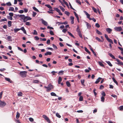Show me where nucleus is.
Listing matches in <instances>:
<instances>
[{
    "label": "nucleus",
    "mask_w": 123,
    "mask_h": 123,
    "mask_svg": "<svg viewBox=\"0 0 123 123\" xmlns=\"http://www.w3.org/2000/svg\"><path fill=\"white\" fill-rule=\"evenodd\" d=\"M76 1L77 3H79L80 5L81 4V2L79 0H76Z\"/></svg>",
    "instance_id": "60"
},
{
    "label": "nucleus",
    "mask_w": 123,
    "mask_h": 123,
    "mask_svg": "<svg viewBox=\"0 0 123 123\" xmlns=\"http://www.w3.org/2000/svg\"><path fill=\"white\" fill-rule=\"evenodd\" d=\"M19 29H14V31L15 33H17L18 31H19Z\"/></svg>",
    "instance_id": "35"
},
{
    "label": "nucleus",
    "mask_w": 123,
    "mask_h": 123,
    "mask_svg": "<svg viewBox=\"0 0 123 123\" xmlns=\"http://www.w3.org/2000/svg\"><path fill=\"white\" fill-rule=\"evenodd\" d=\"M40 41H46V38H40Z\"/></svg>",
    "instance_id": "49"
},
{
    "label": "nucleus",
    "mask_w": 123,
    "mask_h": 123,
    "mask_svg": "<svg viewBox=\"0 0 123 123\" xmlns=\"http://www.w3.org/2000/svg\"><path fill=\"white\" fill-rule=\"evenodd\" d=\"M112 79L113 80V81L118 86V83L117 82L116 80L115 79L114 77H113L112 78Z\"/></svg>",
    "instance_id": "20"
},
{
    "label": "nucleus",
    "mask_w": 123,
    "mask_h": 123,
    "mask_svg": "<svg viewBox=\"0 0 123 123\" xmlns=\"http://www.w3.org/2000/svg\"><path fill=\"white\" fill-rule=\"evenodd\" d=\"M34 35H37V32L35 30H34V33H33Z\"/></svg>",
    "instance_id": "57"
},
{
    "label": "nucleus",
    "mask_w": 123,
    "mask_h": 123,
    "mask_svg": "<svg viewBox=\"0 0 123 123\" xmlns=\"http://www.w3.org/2000/svg\"><path fill=\"white\" fill-rule=\"evenodd\" d=\"M83 100V97L82 96H80L79 98V100L80 101H82Z\"/></svg>",
    "instance_id": "51"
},
{
    "label": "nucleus",
    "mask_w": 123,
    "mask_h": 123,
    "mask_svg": "<svg viewBox=\"0 0 123 123\" xmlns=\"http://www.w3.org/2000/svg\"><path fill=\"white\" fill-rule=\"evenodd\" d=\"M95 39L97 40L98 41L100 42L101 41V39L98 37H95Z\"/></svg>",
    "instance_id": "56"
},
{
    "label": "nucleus",
    "mask_w": 123,
    "mask_h": 123,
    "mask_svg": "<svg viewBox=\"0 0 123 123\" xmlns=\"http://www.w3.org/2000/svg\"><path fill=\"white\" fill-rule=\"evenodd\" d=\"M76 31L78 33L80 37L82 38V36L81 33V32L79 26H77V28L76 29Z\"/></svg>",
    "instance_id": "4"
},
{
    "label": "nucleus",
    "mask_w": 123,
    "mask_h": 123,
    "mask_svg": "<svg viewBox=\"0 0 123 123\" xmlns=\"http://www.w3.org/2000/svg\"><path fill=\"white\" fill-rule=\"evenodd\" d=\"M43 117L49 123H50V121L49 118L45 115H43Z\"/></svg>",
    "instance_id": "5"
},
{
    "label": "nucleus",
    "mask_w": 123,
    "mask_h": 123,
    "mask_svg": "<svg viewBox=\"0 0 123 123\" xmlns=\"http://www.w3.org/2000/svg\"><path fill=\"white\" fill-rule=\"evenodd\" d=\"M89 20H93L94 21V22H96V19L95 18H90Z\"/></svg>",
    "instance_id": "42"
},
{
    "label": "nucleus",
    "mask_w": 123,
    "mask_h": 123,
    "mask_svg": "<svg viewBox=\"0 0 123 123\" xmlns=\"http://www.w3.org/2000/svg\"><path fill=\"white\" fill-rule=\"evenodd\" d=\"M53 9L54 10H53L52 9H52H49V10L51 11L55 10L59 13V15H62V14L60 10L58 8L54 7L53 8Z\"/></svg>",
    "instance_id": "3"
},
{
    "label": "nucleus",
    "mask_w": 123,
    "mask_h": 123,
    "mask_svg": "<svg viewBox=\"0 0 123 123\" xmlns=\"http://www.w3.org/2000/svg\"><path fill=\"white\" fill-rule=\"evenodd\" d=\"M6 105V103L4 101H2L0 100V107H3Z\"/></svg>",
    "instance_id": "6"
},
{
    "label": "nucleus",
    "mask_w": 123,
    "mask_h": 123,
    "mask_svg": "<svg viewBox=\"0 0 123 123\" xmlns=\"http://www.w3.org/2000/svg\"><path fill=\"white\" fill-rule=\"evenodd\" d=\"M85 14L86 15V17L87 18H88L89 20L90 17V15L87 12L85 11Z\"/></svg>",
    "instance_id": "16"
},
{
    "label": "nucleus",
    "mask_w": 123,
    "mask_h": 123,
    "mask_svg": "<svg viewBox=\"0 0 123 123\" xmlns=\"http://www.w3.org/2000/svg\"><path fill=\"white\" fill-rule=\"evenodd\" d=\"M5 79L6 81H8V82L10 83H12V81L9 78H5Z\"/></svg>",
    "instance_id": "17"
},
{
    "label": "nucleus",
    "mask_w": 123,
    "mask_h": 123,
    "mask_svg": "<svg viewBox=\"0 0 123 123\" xmlns=\"http://www.w3.org/2000/svg\"><path fill=\"white\" fill-rule=\"evenodd\" d=\"M65 13L68 16H69L70 14V13L67 11H65Z\"/></svg>",
    "instance_id": "45"
},
{
    "label": "nucleus",
    "mask_w": 123,
    "mask_h": 123,
    "mask_svg": "<svg viewBox=\"0 0 123 123\" xmlns=\"http://www.w3.org/2000/svg\"><path fill=\"white\" fill-rule=\"evenodd\" d=\"M31 18L30 17L28 16H25L24 18V22H25L29 20H31Z\"/></svg>",
    "instance_id": "7"
},
{
    "label": "nucleus",
    "mask_w": 123,
    "mask_h": 123,
    "mask_svg": "<svg viewBox=\"0 0 123 123\" xmlns=\"http://www.w3.org/2000/svg\"><path fill=\"white\" fill-rule=\"evenodd\" d=\"M14 8L13 7H9L8 10L9 11H14Z\"/></svg>",
    "instance_id": "24"
},
{
    "label": "nucleus",
    "mask_w": 123,
    "mask_h": 123,
    "mask_svg": "<svg viewBox=\"0 0 123 123\" xmlns=\"http://www.w3.org/2000/svg\"><path fill=\"white\" fill-rule=\"evenodd\" d=\"M66 84L68 86L70 87V86L71 85L70 83V82L68 81H67L66 82Z\"/></svg>",
    "instance_id": "32"
},
{
    "label": "nucleus",
    "mask_w": 123,
    "mask_h": 123,
    "mask_svg": "<svg viewBox=\"0 0 123 123\" xmlns=\"http://www.w3.org/2000/svg\"><path fill=\"white\" fill-rule=\"evenodd\" d=\"M50 94L52 96L58 97V96H57L56 95L54 92H52Z\"/></svg>",
    "instance_id": "29"
},
{
    "label": "nucleus",
    "mask_w": 123,
    "mask_h": 123,
    "mask_svg": "<svg viewBox=\"0 0 123 123\" xmlns=\"http://www.w3.org/2000/svg\"><path fill=\"white\" fill-rule=\"evenodd\" d=\"M37 14V13L35 12H33V13L32 14V16L33 17H34Z\"/></svg>",
    "instance_id": "63"
},
{
    "label": "nucleus",
    "mask_w": 123,
    "mask_h": 123,
    "mask_svg": "<svg viewBox=\"0 0 123 123\" xmlns=\"http://www.w3.org/2000/svg\"><path fill=\"white\" fill-rule=\"evenodd\" d=\"M85 51H86V52H87L90 54L91 53L88 50L87 48L86 47H85Z\"/></svg>",
    "instance_id": "34"
},
{
    "label": "nucleus",
    "mask_w": 123,
    "mask_h": 123,
    "mask_svg": "<svg viewBox=\"0 0 123 123\" xmlns=\"http://www.w3.org/2000/svg\"><path fill=\"white\" fill-rule=\"evenodd\" d=\"M119 109L120 111H122L123 110V106H121L119 108Z\"/></svg>",
    "instance_id": "36"
},
{
    "label": "nucleus",
    "mask_w": 123,
    "mask_h": 123,
    "mask_svg": "<svg viewBox=\"0 0 123 123\" xmlns=\"http://www.w3.org/2000/svg\"><path fill=\"white\" fill-rule=\"evenodd\" d=\"M49 9H52V7L51 6L49 5V4H46L45 5Z\"/></svg>",
    "instance_id": "30"
},
{
    "label": "nucleus",
    "mask_w": 123,
    "mask_h": 123,
    "mask_svg": "<svg viewBox=\"0 0 123 123\" xmlns=\"http://www.w3.org/2000/svg\"><path fill=\"white\" fill-rule=\"evenodd\" d=\"M68 33L69 35H70V36L73 37L74 38V36L69 31H68Z\"/></svg>",
    "instance_id": "39"
},
{
    "label": "nucleus",
    "mask_w": 123,
    "mask_h": 123,
    "mask_svg": "<svg viewBox=\"0 0 123 123\" xmlns=\"http://www.w3.org/2000/svg\"><path fill=\"white\" fill-rule=\"evenodd\" d=\"M49 33L50 35H54V33L52 31L50 30L49 32Z\"/></svg>",
    "instance_id": "55"
},
{
    "label": "nucleus",
    "mask_w": 123,
    "mask_h": 123,
    "mask_svg": "<svg viewBox=\"0 0 123 123\" xmlns=\"http://www.w3.org/2000/svg\"><path fill=\"white\" fill-rule=\"evenodd\" d=\"M59 7L62 12H64L65 10V9L62 7L61 6H59Z\"/></svg>",
    "instance_id": "38"
},
{
    "label": "nucleus",
    "mask_w": 123,
    "mask_h": 123,
    "mask_svg": "<svg viewBox=\"0 0 123 123\" xmlns=\"http://www.w3.org/2000/svg\"><path fill=\"white\" fill-rule=\"evenodd\" d=\"M29 120L31 122H32L33 121L34 119L32 118L31 117H30L29 118Z\"/></svg>",
    "instance_id": "64"
},
{
    "label": "nucleus",
    "mask_w": 123,
    "mask_h": 123,
    "mask_svg": "<svg viewBox=\"0 0 123 123\" xmlns=\"http://www.w3.org/2000/svg\"><path fill=\"white\" fill-rule=\"evenodd\" d=\"M101 101L103 102H104L105 101V98L104 97L102 96L101 97Z\"/></svg>",
    "instance_id": "48"
},
{
    "label": "nucleus",
    "mask_w": 123,
    "mask_h": 123,
    "mask_svg": "<svg viewBox=\"0 0 123 123\" xmlns=\"http://www.w3.org/2000/svg\"><path fill=\"white\" fill-rule=\"evenodd\" d=\"M101 94L102 95V96L103 97H105L106 95V94H105V92H103L101 93Z\"/></svg>",
    "instance_id": "54"
},
{
    "label": "nucleus",
    "mask_w": 123,
    "mask_h": 123,
    "mask_svg": "<svg viewBox=\"0 0 123 123\" xmlns=\"http://www.w3.org/2000/svg\"><path fill=\"white\" fill-rule=\"evenodd\" d=\"M33 10H34L35 11L39 12V11L35 7H33Z\"/></svg>",
    "instance_id": "37"
},
{
    "label": "nucleus",
    "mask_w": 123,
    "mask_h": 123,
    "mask_svg": "<svg viewBox=\"0 0 123 123\" xmlns=\"http://www.w3.org/2000/svg\"><path fill=\"white\" fill-rule=\"evenodd\" d=\"M106 31L109 33H110L112 31V30L111 29L108 28L106 29Z\"/></svg>",
    "instance_id": "15"
},
{
    "label": "nucleus",
    "mask_w": 123,
    "mask_h": 123,
    "mask_svg": "<svg viewBox=\"0 0 123 123\" xmlns=\"http://www.w3.org/2000/svg\"><path fill=\"white\" fill-rule=\"evenodd\" d=\"M20 16V19L21 20H23V21L24 20V18H25V16L24 15H21V14Z\"/></svg>",
    "instance_id": "21"
},
{
    "label": "nucleus",
    "mask_w": 123,
    "mask_h": 123,
    "mask_svg": "<svg viewBox=\"0 0 123 123\" xmlns=\"http://www.w3.org/2000/svg\"><path fill=\"white\" fill-rule=\"evenodd\" d=\"M68 29L65 28L64 29L62 30V31L64 33H65L66 31H67Z\"/></svg>",
    "instance_id": "43"
},
{
    "label": "nucleus",
    "mask_w": 123,
    "mask_h": 123,
    "mask_svg": "<svg viewBox=\"0 0 123 123\" xmlns=\"http://www.w3.org/2000/svg\"><path fill=\"white\" fill-rule=\"evenodd\" d=\"M116 61L118 63L116 62V63L118 65H123V63L122 62H121L120 61V60L117 59H116Z\"/></svg>",
    "instance_id": "9"
},
{
    "label": "nucleus",
    "mask_w": 123,
    "mask_h": 123,
    "mask_svg": "<svg viewBox=\"0 0 123 123\" xmlns=\"http://www.w3.org/2000/svg\"><path fill=\"white\" fill-rule=\"evenodd\" d=\"M86 26L87 28L89 29H90L91 27L90 24L87 22H86Z\"/></svg>",
    "instance_id": "12"
},
{
    "label": "nucleus",
    "mask_w": 123,
    "mask_h": 123,
    "mask_svg": "<svg viewBox=\"0 0 123 123\" xmlns=\"http://www.w3.org/2000/svg\"><path fill=\"white\" fill-rule=\"evenodd\" d=\"M6 5L8 6H10L12 5V4L10 2H8L6 3Z\"/></svg>",
    "instance_id": "46"
},
{
    "label": "nucleus",
    "mask_w": 123,
    "mask_h": 123,
    "mask_svg": "<svg viewBox=\"0 0 123 123\" xmlns=\"http://www.w3.org/2000/svg\"><path fill=\"white\" fill-rule=\"evenodd\" d=\"M64 73V71L61 70L59 71L58 73V74L59 75L63 74Z\"/></svg>",
    "instance_id": "33"
},
{
    "label": "nucleus",
    "mask_w": 123,
    "mask_h": 123,
    "mask_svg": "<svg viewBox=\"0 0 123 123\" xmlns=\"http://www.w3.org/2000/svg\"><path fill=\"white\" fill-rule=\"evenodd\" d=\"M107 40L109 42L113 44V42L111 39L109 38Z\"/></svg>",
    "instance_id": "31"
},
{
    "label": "nucleus",
    "mask_w": 123,
    "mask_h": 123,
    "mask_svg": "<svg viewBox=\"0 0 123 123\" xmlns=\"http://www.w3.org/2000/svg\"><path fill=\"white\" fill-rule=\"evenodd\" d=\"M12 21H9L8 22V26L9 27H10L12 26Z\"/></svg>",
    "instance_id": "23"
},
{
    "label": "nucleus",
    "mask_w": 123,
    "mask_h": 123,
    "mask_svg": "<svg viewBox=\"0 0 123 123\" xmlns=\"http://www.w3.org/2000/svg\"><path fill=\"white\" fill-rule=\"evenodd\" d=\"M44 87L47 89L46 91L47 92H49L52 89H53V86L51 84H49L48 85V86H44Z\"/></svg>",
    "instance_id": "1"
},
{
    "label": "nucleus",
    "mask_w": 123,
    "mask_h": 123,
    "mask_svg": "<svg viewBox=\"0 0 123 123\" xmlns=\"http://www.w3.org/2000/svg\"><path fill=\"white\" fill-rule=\"evenodd\" d=\"M114 29L115 31H120L122 30V29L121 27H115L114 28Z\"/></svg>",
    "instance_id": "8"
},
{
    "label": "nucleus",
    "mask_w": 123,
    "mask_h": 123,
    "mask_svg": "<svg viewBox=\"0 0 123 123\" xmlns=\"http://www.w3.org/2000/svg\"><path fill=\"white\" fill-rule=\"evenodd\" d=\"M56 117L59 118H60L61 117V116L57 113H56Z\"/></svg>",
    "instance_id": "41"
},
{
    "label": "nucleus",
    "mask_w": 123,
    "mask_h": 123,
    "mask_svg": "<svg viewBox=\"0 0 123 123\" xmlns=\"http://www.w3.org/2000/svg\"><path fill=\"white\" fill-rule=\"evenodd\" d=\"M106 62L110 66L112 67V65L111 64V62L109 61H107Z\"/></svg>",
    "instance_id": "26"
},
{
    "label": "nucleus",
    "mask_w": 123,
    "mask_h": 123,
    "mask_svg": "<svg viewBox=\"0 0 123 123\" xmlns=\"http://www.w3.org/2000/svg\"><path fill=\"white\" fill-rule=\"evenodd\" d=\"M18 95L19 96H22L23 95V93L22 92H19L18 93Z\"/></svg>",
    "instance_id": "25"
},
{
    "label": "nucleus",
    "mask_w": 123,
    "mask_h": 123,
    "mask_svg": "<svg viewBox=\"0 0 123 123\" xmlns=\"http://www.w3.org/2000/svg\"><path fill=\"white\" fill-rule=\"evenodd\" d=\"M27 73V72L26 71H20L19 74L22 77L25 78L26 77Z\"/></svg>",
    "instance_id": "2"
},
{
    "label": "nucleus",
    "mask_w": 123,
    "mask_h": 123,
    "mask_svg": "<svg viewBox=\"0 0 123 123\" xmlns=\"http://www.w3.org/2000/svg\"><path fill=\"white\" fill-rule=\"evenodd\" d=\"M7 18L8 19L11 20H12V17L9 16H7Z\"/></svg>",
    "instance_id": "40"
},
{
    "label": "nucleus",
    "mask_w": 123,
    "mask_h": 123,
    "mask_svg": "<svg viewBox=\"0 0 123 123\" xmlns=\"http://www.w3.org/2000/svg\"><path fill=\"white\" fill-rule=\"evenodd\" d=\"M102 78H101L99 77L98 79L95 82V83L96 84H98V82H99L100 81V80L102 79Z\"/></svg>",
    "instance_id": "13"
},
{
    "label": "nucleus",
    "mask_w": 123,
    "mask_h": 123,
    "mask_svg": "<svg viewBox=\"0 0 123 123\" xmlns=\"http://www.w3.org/2000/svg\"><path fill=\"white\" fill-rule=\"evenodd\" d=\"M20 30H21L25 34H26V31L25 30V28L24 27H22L20 28V29H19Z\"/></svg>",
    "instance_id": "11"
},
{
    "label": "nucleus",
    "mask_w": 123,
    "mask_h": 123,
    "mask_svg": "<svg viewBox=\"0 0 123 123\" xmlns=\"http://www.w3.org/2000/svg\"><path fill=\"white\" fill-rule=\"evenodd\" d=\"M92 9L93 10L94 12L95 13H97V11L96 9L94 7H93L92 8Z\"/></svg>",
    "instance_id": "44"
},
{
    "label": "nucleus",
    "mask_w": 123,
    "mask_h": 123,
    "mask_svg": "<svg viewBox=\"0 0 123 123\" xmlns=\"http://www.w3.org/2000/svg\"><path fill=\"white\" fill-rule=\"evenodd\" d=\"M109 56L112 57L113 59H116L113 55L111 54V53H109Z\"/></svg>",
    "instance_id": "19"
},
{
    "label": "nucleus",
    "mask_w": 123,
    "mask_h": 123,
    "mask_svg": "<svg viewBox=\"0 0 123 123\" xmlns=\"http://www.w3.org/2000/svg\"><path fill=\"white\" fill-rule=\"evenodd\" d=\"M62 78L60 77H59L58 82L59 84H60L61 82L62 81Z\"/></svg>",
    "instance_id": "18"
},
{
    "label": "nucleus",
    "mask_w": 123,
    "mask_h": 123,
    "mask_svg": "<svg viewBox=\"0 0 123 123\" xmlns=\"http://www.w3.org/2000/svg\"><path fill=\"white\" fill-rule=\"evenodd\" d=\"M91 50L92 51V53H93V54L94 55V56H96V57L97 56V55L96 53L93 50L92 48H91Z\"/></svg>",
    "instance_id": "28"
},
{
    "label": "nucleus",
    "mask_w": 123,
    "mask_h": 123,
    "mask_svg": "<svg viewBox=\"0 0 123 123\" xmlns=\"http://www.w3.org/2000/svg\"><path fill=\"white\" fill-rule=\"evenodd\" d=\"M53 46V48L55 49H57V47L55 45V44H53L52 45Z\"/></svg>",
    "instance_id": "50"
},
{
    "label": "nucleus",
    "mask_w": 123,
    "mask_h": 123,
    "mask_svg": "<svg viewBox=\"0 0 123 123\" xmlns=\"http://www.w3.org/2000/svg\"><path fill=\"white\" fill-rule=\"evenodd\" d=\"M104 88V86L102 85H101L100 86L99 89H103Z\"/></svg>",
    "instance_id": "61"
},
{
    "label": "nucleus",
    "mask_w": 123,
    "mask_h": 123,
    "mask_svg": "<svg viewBox=\"0 0 123 123\" xmlns=\"http://www.w3.org/2000/svg\"><path fill=\"white\" fill-rule=\"evenodd\" d=\"M20 116V113L18 111L16 116V119H18L19 118Z\"/></svg>",
    "instance_id": "22"
},
{
    "label": "nucleus",
    "mask_w": 123,
    "mask_h": 123,
    "mask_svg": "<svg viewBox=\"0 0 123 123\" xmlns=\"http://www.w3.org/2000/svg\"><path fill=\"white\" fill-rule=\"evenodd\" d=\"M96 33L98 35H102V33L101 32L97 29L96 30Z\"/></svg>",
    "instance_id": "27"
},
{
    "label": "nucleus",
    "mask_w": 123,
    "mask_h": 123,
    "mask_svg": "<svg viewBox=\"0 0 123 123\" xmlns=\"http://www.w3.org/2000/svg\"><path fill=\"white\" fill-rule=\"evenodd\" d=\"M41 20H42V23L43 24L46 26L47 25L48 23L46 22L45 21L43 20V19H41Z\"/></svg>",
    "instance_id": "10"
},
{
    "label": "nucleus",
    "mask_w": 123,
    "mask_h": 123,
    "mask_svg": "<svg viewBox=\"0 0 123 123\" xmlns=\"http://www.w3.org/2000/svg\"><path fill=\"white\" fill-rule=\"evenodd\" d=\"M39 81L38 80H33V83H37L39 82Z\"/></svg>",
    "instance_id": "52"
},
{
    "label": "nucleus",
    "mask_w": 123,
    "mask_h": 123,
    "mask_svg": "<svg viewBox=\"0 0 123 123\" xmlns=\"http://www.w3.org/2000/svg\"><path fill=\"white\" fill-rule=\"evenodd\" d=\"M9 16H10L12 17L13 16V13L12 12L9 13Z\"/></svg>",
    "instance_id": "59"
},
{
    "label": "nucleus",
    "mask_w": 123,
    "mask_h": 123,
    "mask_svg": "<svg viewBox=\"0 0 123 123\" xmlns=\"http://www.w3.org/2000/svg\"><path fill=\"white\" fill-rule=\"evenodd\" d=\"M25 25H27L30 26L31 25V24L29 22H27L25 23Z\"/></svg>",
    "instance_id": "53"
},
{
    "label": "nucleus",
    "mask_w": 123,
    "mask_h": 123,
    "mask_svg": "<svg viewBox=\"0 0 123 123\" xmlns=\"http://www.w3.org/2000/svg\"><path fill=\"white\" fill-rule=\"evenodd\" d=\"M34 38L35 40H37L39 39V38L37 36H35L34 37Z\"/></svg>",
    "instance_id": "58"
},
{
    "label": "nucleus",
    "mask_w": 123,
    "mask_h": 123,
    "mask_svg": "<svg viewBox=\"0 0 123 123\" xmlns=\"http://www.w3.org/2000/svg\"><path fill=\"white\" fill-rule=\"evenodd\" d=\"M7 20V19L6 18H4L3 19H1L0 20V22H1L2 21H6Z\"/></svg>",
    "instance_id": "47"
},
{
    "label": "nucleus",
    "mask_w": 123,
    "mask_h": 123,
    "mask_svg": "<svg viewBox=\"0 0 123 123\" xmlns=\"http://www.w3.org/2000/svg\"><path fill=\"white\" fill-rule=\"evenodd\" d=\"M51 52L49 51L47 52L46 53H45L44 55H50L52 54Z\"/></svg>",
    "instance_id": "14"
},
{
    "label": "nucleus",
    "mask_w": 123,
    "mask_h": 123,
    "mask_svg": "<svg viewBox=\"0 0 123 123\" xmlns=\"http://www.w3.org/2000/svg\"><path fill=\"white\" fill-rule=\"evenodd\" d=\"M99 64L101 66L103 67H104V65L101 62H99Z\"/></svg>",
    "instance_id": "62"
}]
</instances>
